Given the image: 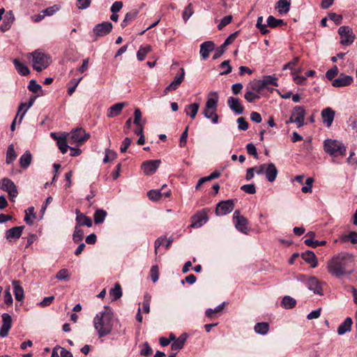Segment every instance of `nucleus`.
I'll return each instance as SVG.
<instances>
[{
  "instance_id": "47",
  "label": "nucleus",
  "mask_w": 357,
  "mask_h": 357,
  "mask_svg": "<svg viewBox=\"0 0 357 357\" xmlns=\"http://www.w3.org/2000/svg\"><path fill=\"white\" fill-rule=\"evenodd\" d=\"M262 83L264 84V87H266L267 85L271 84L275 86H278L277 80L278 79L275 77L271 75H266L262 77L261 79Z\"/></svg>"
},
{
  "instance_id": "59",
  "label": "nucleus",
  "mask_w": 357,
  "mask_h": 357,
  "mask_svg": "<svg viewBox=\"0 0 357 357\" xmlns=\"http://www.w3.org/2000/svg\"><path fill=\"white\" fill-rule=\"evenodd\" d=\"M232 20V16L231 15H227L224 17L219 24L218 25V29L219 30L222 29L225 26H226L227 24H229Z\"/></svg>"
},
{
  "instance_id": "53",
  "label": "nucleus",
  "mask_w": 357,
  "mask_h": 357,
  "mask_svg": "<svg viewBox=\"0 0 357 357\" xmlns=\"http://www.w3.org/2000/svg\"><path fill=\"white\" fill-rule=\"evenodd\" d=\"M151 296L149 294H146L144 297L143 301V310L145 313L150 312V303H151Z\"/></svg>"
},
{
  "instance_id": "6",
  "label": "nucleus",
  "mask_w": 357,
  "mask_h": 357,
  "mask_svg": "<svg viewBox=\"0 0 357 357\" xmlns=\"http://www.w3.org/2000/svg\"><path fill=\"white\" fill-rule=\"evenodd\" d=\"M306 115L305 109L303 106H296L292 110V113L286 124L295 123L297 128H301L305 125V118Z\"/></svg>"
},
{
  "instance_id": "35",
  "label": "nucleus",
  "mask_w": 357,
  "mask_h": 357,
  "mask_svg": "<svg viewBox=\"0 0 357 357\" xmlns=\"http://www.w3.org/2000/svg\"><path fill=\"white\" fill-rule=\"evenodd\" d=\"M138 13L139 11L137 9H133L130 12L127 13L125 15L123 20L121 22V27L125 28L128 25L129 22L134 20L137 17Z\"/></svg>"
},
{
  "instance_id": "20",
  "label": "nucleus",
  "mask_w": 357,
  "mask_h": 357,
  "mask_svg": "<svg viewBox=\"0 0 357 357\" xmlns=\"http://www.w3.org/2000/svg\"><path fill=\"white\" fill-rule=\"evenodd\" d=\"M278 170L273 163H268L266 166L265 175L268 181L273 183L275 181Z\"/></svg>"
},
{
  "instance_id": "40",
  "label": "nucleus",
  "mask_w": 357,
  "mask_h": 357,
  "mask_svg": "<svg viewBox=\"0 0 357 357\" xmlns=\"http://www.w3.org/2000/svg\"><path fill=\"white\" fill-rule=\"evenodd\" d=\"M252 91L259 94L265 87L261 79H255L250 82Z\"/></svg>"
},
{
  "instance_id": "43",
  "label": "nucleus",
  "mask_w": 357,
  "mask_h": 357,
  "mask_svg": "<svg viewBox=\"0 0 357 357\" xmlns=\"http://www.w3.org/2000/svg\"><path fill=\"white\" fill-rule=\"evenodd\" d=\"M84 238V231L78 226H75L73 234V240L75 243L81 242Z\"/></svg>"
},
{
  "instance_id": "28",
  "label": "nucleus",
  "mask_w": 357,
  "mask_h": 357,
  "mask_svg": "<svg viewBox=\"0 0 357 357\" xmlns=\"http://www.w3.org/2000/svg\"><path fill=\"white\" fill-rule=\"evenodd\" d=\"M24 228V226H19L8 229L6 233V238L8 240L18 239L21 236Z\"/></svg>"
},
{
  "instance_id": "34",
  "label": "nucleus",
  "mask_w": 357,
  "mask_h": 357,
  "mask_svg": "<svg viewBox=\"0 0 357 357\" xmlns=\"http://www.w3.org/2000/svg\"><path fill=\"white\" fill-rule=\"evenodd\" d=\"M186 339L187 335L185 333L182 334L173 342L171 345V349L174 351L181 350L183 348Z\"/></svg>"
},
{
  "instance_id": "27",
  "label": "nucleus",
  "mask_w": 357,
  "mask_h": 357,
  "mask_svg": "<svg viewBox=\"0 0 357 357\" xmlns=\"http://www.w3.org/2000/svg\"><path fill=\"white\" fill-rule=\"evenodd\" d=\"M76 221L78 227L86 226L91 227L92 226L91 219L86 215L82 213L79 210H76Z\"/></svg>"
},
{
  "instance_id": "52",
  "label": "nucleus",
  "mask_w": 357,
  "mask_h": 357,
  "mask_svg": "<svg viewBox=\"0 0 357 357\" xmlns=\"http://www.w3.org/2000/svg\"><path fill=\"white\" fill-rule=\"evenodd\" d=\"M150 275L153 282H156L159 278V268L157 265L153 266L150 271Z\"/></svg>"
},
{
  "instance_id": "17",
  "label": "nucleus",
  "mask_w": 357,
  "mask_h": 357,
  "mask_svg": "<svg viewBox=\"0 0 357 357\" xmlns=\"http://www.w3.org/2000/svg\"><path fill=\"white\" fill-rule=\"evenodd\" d=\"M335 115V111L331 107H326L321 111V119L323 123L328 128H330L333 123Z\"/></svg>"
},
{
  "instance_id": "7",
  "label": "nucleus",
  "mask_w": 357,
  "mask_h": 357,
  "mask_svg": "<svg viewBox=\"0 0 357 357\" xmlns=\"http://www.w3.org/2000/svg\"><path fill=\"white\" fill-rule=\"evenodd\" d=\"M233 220L235 227L238 231L244 234H248L250 231L248 227V221L243 215H241L238 210L234 211L233 214Z\"/></svg>"
},
{
  "instance_id": "36",
  "label": "nucleus",
  "mask_w": 357,
  "mask_h": 357,
  "mask_svg": "<svg viewBox=\"0 0 357 357\" xmlns=\"http://www.w3.org/2000/svg\"><path fill=\"white\" fill-rule=\"evenodd\" d=\"M109 296L112 301H116L122 296V289L119 283H116L114 287L110 289Z\"/></svg>"
},
{
  "instance_id": "4",
  "label": "nucleus",
  "mask_w": 357,
  "mask_h": 357,
  "mask_svg": "<svg viewBox=\"0 0 357 357\" xmlns=\"http://www.w3.org/2000/svg\"><path fill=\"white\" fill-rule=\"evenodd\" d=\"M324 150L333 158L344 157L346 155L347 147L339 140L326 139L324 142Z\"/></svg>"
},
{
  "instance_id": "60",
  "label": "nucleus",
  "mask_w": 357,
  "mask_h": 357,
  "mask_svg": "<svg viewBox=\"0 0 357 357\" xmlns=\"http://www.w3.org/2000/svg\"><path fill=\"white\" fill-rule=\"evenodd\" d=\"M28 89L30 91L33 93H37L38 91L41 90V86L37 84L35 80L31 79L28 86Z\"/></svg>"
},
{
  "instance_id": "31",
  "label": "nucleus",
  "mask_w": 357,
  "mask_h": 357,
  "mask_svg": "<svg viewBox=\"0 0 357 357\" xmlns=\"http://www.w3.org/2000/svg\"><path fill=\"white\" fill-rule=\"evenodd\" d=\"M13 287V291L15 294V298L18 301H22L24 299V289L20 285V282L18 280H14L12 282Z\"/></svg>"
},
{
  "instance_id": "63",
  "label": "nucleus",
  "mask_w": 357,
  "mask_h": 357,
  "mask_svg": "<svg viewBox=\"0 0 357 357\" xmlns=\"http://www.w3.org/2000/svg\"><path fill=\"white\" fill-rule=\"evenodd\" d=\"M3 301H4V303L7 305H11L13 303V298H12V295L10 292L9 287L5 291V293L3 295Z\"/></svg>"
},
{
  "instance_id": "12",
  "label": "nucleus",
  "mask_w": 357,
  "mask_h": 357,
  "mask_svg": "<svg viewBox=\"0 0 357 357\" xmlns=\"http://www.w3.org/2000/svg\"><path fill=\"white\" fill-rule=\"evenodd\" d=\"M234 207L233 199H227L219 202L215 208V214L218 216L225 215L231 212Z\"/></svg>"
},
{
  "instance_id": "30",
  "label": "nucleus",
  "mask_w": 357,
  "mask_h": 357,
  "mask_svg": "<svg viewBox=\"0 0 357 357\" xmlns=\"http://www.w3.org/2000/svg\"><path fill=\"white\" fill-rule=\"evenodd\" d=\"M353 324V321L351 318L347 317L345 319L344 322H342L339 327L337 328V334L340 335H344V333L349 332L351 329V326Z\"/></svg>"
},
{
  "instance_id": "11",
  "label": "nucleus",
  "mask_w": 357,
  "mask_h": 357,
  "mask_svg": "<svg viewBox=\"0 0 357 357\" xmlns=\"http://www.w3.org/2000/svg\"><path fill=\"white\" fill-rule=\"evenodd\" d=\"M208 211L206 208L197 212L191 218V228H199L208 221Z\"/></svg>"
},
{
  "instance_id": "42",
  "label": "nucleus",
  "mask_w": 357,
  "mask_h": 357,
  "mask_svg": "<svg viewBox=\"0 0 357 357\" xmlns=\"http://www.w3.org/2000/svg\"><path fill=\"white\" fill-rule=\"evenodd\" d=\"M107 215V212L102 209H98L96 211L93 218L95 224H100L104 222Z\"/></svg>"
},
{
  "instance_id": "44",
  "label": "nucleus",
  "mask_w": 357,
  "mask_h": 357,
  "mask_svg": "<svg viewBox=\"0 0 357 357\" xmlns=\"http://www.w3.org/2000/svg\"><path fill=\"white\" fill-rule=\"evenodd\" d=\"M16 156L17 155H16L13 145L11 144L8 146V148L7 149L6 160V163L10 164L11 162H13L15 160Z\"/></svg>"
},
{
  "instance_id": "58",
  "label": "nucleus",
  "mask_w": 357,
  "mask_h": 357,
  "mask_svg": "<svg viewBox=\"0 0 357 357\" xmlns=\"http://www.w3.org/2000/svg\"><path fill=\"white\" fill-rule=\"evenodd\" d=\"M241 189L244 192L253 195L256 192V188L254 183L246 184L241 186Z\"/></svg>"
},
{
  "instance_id": "9",
  "label": "nucleus",
  "mask_w": 357,
  "mask_h": 357,
  "mask_svg": "<svg viewBox=\"0 0 357 357\" xmlns=\"http://www.w3.org/2000/svg\"><path fill=\"white\" fill-rule=\"evenodd\" d=\"M338 33L340 36V44L350 45L354 43L355 34L350 27L347 26H340L338 29Z\"/></svg>"
},
{
  "instance_id": "15",
  "label": "nucleus",
  "mask_w": 357,
  "mask_h": 357,
  "mask_svg": "<svg viewBox=\"0 0 357 357\" xmlns=\"http://www.w3.org/2000/svg\"><path fill=\"white\" fill-rule=\"evenodd\" d=\"M112 24L109 22H104L98 24L93 28V32L96 37H102L109 33L112 29Z\"/></svg>"
},
{
  "instance_id": "50",
  "label": "nucleus",
  "mask_w": 357,
  "mask_h": 357,
  "mask_svg": "<svg viewBox=\"0 0 357 357\" xmlns=\"http://www.w3.org/2000/svg\"><path fill=\"white\" fill-rule=\"evenodd\" d=\"M194 13L192 3H189L183 12V19L186 22Z\"/></svg>"
},
{
  "instance_id": "13",
  "label": "nucleus",
  "mask_w": 357,
  "mask_h": 357,
  "mask_svg": "<svg viewBox=\"0 0 357 357\" xmlns=\"http://www.w3.org/2000/svg\"><path fill=\"white\" fill-rule=\"evenodd\" d=\"M161 163L160 160H149L144 162L142 165V169L146 176L153 174Z\"/></svg>"
},
{
  "instance_id": "45",
  "label": "nucleus",
  "mask_w": 357,
  "mask_h": 357,
  "mask_svg": "<svg viewBox=\"0 0 357 357\" xmlns=\"http://www.w3.org/2000/svg\"><path fill=\"white\" fill-rule=\"evenodd\" d=\"M282 305L286 309H291L296 305V300L290 296H284L282 301Z\"/></svg>"
},
{
  "instance_id": "57",
  "label": "nucleus",
  "mask_w": 357,
  "mask_h": 357,
  "mask_svg": "<svg viewBox=\"0 0 357 357\" xmlns=\"http://www.w3.org/2000/svg\"><path fill=\"white\" fill-rule=\"evenodd\" d=\"M57 10H59V7L56 5L53 6H50L44 9L41 11V13H43V15L45 16H51L54 14Z\"/></svg>"
},
{
  "instance_id": "29",
  "label": "nucleus",
  "mask_w": 357,
  "mask_h": 357,
  "mask_svg": "<svg viewBox=\"0 0 357 357\" xmlns=\"http://www.w3.org/2000/svg\"><path fill=\"white\" fill-rule=\"evenodd\" d=\"M291 0H279L275 6V9L281 15L286 14L289 11Z\"/></svg>"
},
{
  "instance_id": "14",
  "label": "nucleus",
  "mask_w": 357,
  "mask_h": 357,
  "mask_svg": "<svg viewBox=\"0 0 357 357\" xmlns=\"http://www.w3.org/2000/svg\"><path fill=\"white\" fill-rule=\"evenodd\" d=\"M184 77L185 70L183 68H180V72L174 77V80L165 89V93L167 94L170 91L176 90L183 81Z\"/></svg>"
},
{
  "instance_id": "25",
  "label": "nucleus",
  "mask_w": 357,
  "mask_h": 357,
  "mask_svg": "<svg viewBox=\"0 0 357 357\" xmlns=\"http://www.w3.org/2000/svg\"><path fill=\"white\" fill-rule=\"evenodd\" d=\"M315 236V234L313 231H309L306 234L305 238L306 239L304 241L305 245L312 247L317 248L320 245H325L326 244V241H313V238Z\"/></svg>"
},
{
  "instance_id": "16",
  "label": "nucleus",
  "mask_w": 357,
  "mask_h": 357,
  "mask_svg": "<svg viewBox=\"0 0 357 357\" xmlns=\"http://www.w3.org/2000/svg\"><path fill=\"white\" fill-rule=\"evenodd\" d=\"M2 325L0 328V337H5L8 335L12 325V318L7 314H2Z\"/></svg>"
},
{
  "instance_id": "33",
  "label": "nucleus",
  "mask_w": 357,
  "mask_h": 357,
  "mask_svg": "<svg viewBox=\"0 0 357 357\" xmlns=\"http://www.w3.org/2000/svg\"><path fill=\"white\" fill-rule=\"evenodd\" d=\"M199 109V104L194 102L187 105L185 108V113L189 116L192 119L196 118L197 114Z\"/></svg>"
},
{
  "instance_id": "49",
  "label": "nucleus",
  "mask_w": 357,
  "mask_h": 357,
  "mask_svg": "<svg viewBox=\"0 0 357 357\" xmlns=\"http://www.w3.org/2000/svg\"><path fill=\"white\" fill-rule=\"evenodd\" d=\"M245 99L249 102H253L255 100L259 99L260 96L253 91H248L244 95Z\"/></svg>"
},
{
  "instance_id": "56",
  "label": "nucleus",
  "mask_w": 357,
  "mask_h": 357,
  "mask_svg": "<svg viewBox=\"0 0 357 357\" xmlns=\"http://www.w3.org/2000/svg\"><path fill=\"white\" fill-rule=\"evenodd\" d=\"M56 278L59 280H68L69 279L68 271L66 268L60 270L56 275Z\"/></svg>"
},
{
  "instance_id": "54",
  "label": "nucleus",
  "mask_w": 357,
  "mask_h": 357,
  "mask_svg": "<svg viewBox=\"0 0 357 357\" xmlns=\"http://www.w3.org/2000/svg\"><path fill=\"white\" fill-rule=\"evenodd\" d=\"M223 307H224V303L219 305L215 309L206 310V311L205 312V314L206 317L212 318L215 313L221 312L223 310Z\"/></svg>"
},
{
  "instance_id": "19",
  "label": "nucleus",
  "mask_w": 357,
  "mask_h": 357,
  "mask_svg": "<svg viewBox=\"0 0 357 357\" xmlns=\"http://www.w3.org/2000/svg\"><path fill=\"white\" fill-rule=\"evenodd\" d=\"M307 285L310 290L313 291L316 294L323 295V289L321 282L315 277H311L307 280Z\"/></svg>"
},
{
  "instance_id": "48",
  "label": "nucleus",
  "mask_w": 357,
  "mask_h": 357,
  "mask_svg": "<svg viewBox=\"0 0 357 357\" xmlns=\"http://www.w3.org/2000/svg\"><path fill=\"white\" fill-rule=\"evenodd\" d=\"M267 24L271 28H275L278 26H280L283 24V20H278L275 18L273 16H269L267 19Z\"/></svg>"
},
{
  "instance_id": "26",
  "label": "nucleus",
  "mask_w": 357,
  "mask_h": 357,
  "mask_svg": "<svg viewBox=\"0 0 357 357\" xmlns=\"http://www.w3.org/2000/svg\"><path fill=\"white\" fill-rule=\"evenodd\" d=\"M303 259L310 265L312 268H315L318 265L317 258L314 252L307 250L301 254Z\"/></svg>"
},
{
  "instance_id": "37",
  "label": "nucleus",
  "mask_w": 357,
  "mask_h": 357,
  "mask_svg": "<svg viewBox=\"0 0 357 357\" xmlns=\"http://www.w3.org/2000/svg\"><path fill=\"white\" fill-rule=\"evenodd\" d=\"M13 63L17 72L23 76L28 75L30 73L29 69L24 64L22 63L17 59L13 60Z\"/></svg>"
},
{
  "instance_id": "46",
  "label": "nucleus",
  "mask_w": 357,
  "mask_h": 357,
  "mask_svg": "<svg viewBox=\"0 0 357 357\" xmlns=\"http://www.w3.org/2000/svg\"><path fill=\"white\" fill-rule=\"evenodd\" d=\"M264 18L262 16L258 17L256 27L259 30L260 33L263 35L268 33V30L267 29V25L263 23Z\"/></svg>"
},
{
  "instance_id": "51",
  "label": "nucleus",
  "mask_w": 357,
  "mask_h": 357,
  "mask_svg": "<svg viewBox=\"0 0 357 357\" xmlns=\"http://www.w3.org/2000/svg\"><path fill=\"white\" fill-rule=\"evenodd\" d=\"M116 158V153L112 150L107 149L105 150V155L103 159L105 163L108 162L110 160H113Z\"/></svg>"
},
{
  "instance_id": "18",
  "label": "nucleus",
  "mask_w": 357,
  "mask_h": 357,
  "mask_svg": "<svg viewBox=\"0 0 357 357\" xmlns=\"http://www.w3.org/2000/svg\"><path fill=\"white\" fill-rule=\"evenodd\" d=\"M353 77L350 75L341 74L338 78L333 80L332 85L335 87H343L350 85L353 82Z\"/></svg>"
},
{
  "instance_id": "62",
  "label": "nucleus",
  "mask_w": 357,
  "mask_h": 357,
  "mask_svg": "<svg viewBox=\"0 0 357 357\" xmlns=\"http://www.w3.org/2000/svg\"><path fill=\"white\" fill-rule=\"evenodd\" d=\"M246 149H247L248 154L253 155L256 159L258 158V153L257 151V149L253 144H252V143L248 144L246 146Z\"/></svg>"
},
{
  "instance_id": "22",
  "label": "nucleus",
  "mask_w": 357,
  "mask_h": 357,
  "mask_svg": "<svg viewBox=\"0 0 357 357\" xmlns=\"http://www.w3.org/2000/svg\"><path fill=\"white\" fill-rule=\"evenodd\" d=\"M15 19V15L12 10L7 12L3 17L2 24L0 25V29L2 31L9 30L13 24Z\"/></svg>"
},
{
  "instance_id": "1",
  "label": "nucleus",
  "mask_w": 357,
  "mask_h": 357,
  "mask_svg": "<svg viewBox=\"0 0 357 357\" xmlns=\"http://www.w3.org/2000/svg\"><path fill=\"white\" fill-rule=\"evenodd\" d=\"M326 269L330 275L337 278L351 275L355 269L354 256L345 252H340L328 261Z\"/></svg>"
},
{
  "instance_id": "23",
  "label": "nucleus",
  "mask_w": 357,
  "mask_h": 357,
  "mask_svg": "<svg viewBox=\"0 0 357 357\" xmlns=\"http://www.w3.org/2000/svg\"><path fill=\"white\" fill-rule=\"evenodd\" d=\"M215 49V44L213 41L208 40L203 43L200 45V54L204 60H206L211 52Z\"/></svg>"
},
{
  "instance_id": "2",
  "label": "nucleus",
  "mask_w": 357,
  "mask_h": 357,
  "mask_svg": "<svg viewBox=\"0 0 357 357\" xmlns=\"http://www.w3.org/2000/svg\"><path fill=\"white\" fill-rule=\"evenodd\" d=\"M114 320L113 312L108 306H105L104 310L96 314L93 319V325L100 338L111 333Z\"/></svg>"
},
{
  "instance_id": "3",
  "label": "nucleus",
  "mask_w": 357,
  "mask_h": 357,
  "mask_svg": "<svg viewBox=\"0 0 357 357\" xmlns=\"http://www.w3.org/2000/svg\"><path fill=\"white\" fill-rule=\"evenodd\" d=\"M218 102V96L217 92H211L207 98L205 106L203 109L202 114L212 123L215 124L218 122L219 116L216 114Z\"/></svg>"
},
{
  "instance_id": "21",
  "label": "nucleus",
  "mask_w": 357,
  "mask_h": 357,
  "mask_svg": "<svg viewBox=\"0 0 357 357\" xmlns=\"http://www.w3.org/2000/svg\"><path fill=\"white\" fill-rule=\"evenodd\" d=\"M127 105L128 103L126 102H119L113 105L107 109V117L113 118L114 116H119L121 113L122 109Z\"/></svg>"
},
{
  "instance_id": "41",
  "label": "nucleus",
  "mask_w": 357,
  "mask_h": 357,
  "mask_svg": "<svg viewBox=\"0 0 357 357\" xmlns=\"http://www.w3.org/2000/svg\"><path fill=\"white\" fill-rule=\"evenodd\" d=\"M68 134L64 135L62 138H58V142H56L57 146H59V150L62 153H66L68 151V149L70 146L67 144L66 136Z\"/></svg>"
},
{
  "instance_id": "5",
  "label": "nucleus",
  "mask_w": 357,
  "mask_h": 357,
  "mask_svg": "<svg viewBox=\"0 0 357 357\" xmlns=\"http://www.w3.org/2000/svg\"><path fill=\"white\" fill-rule=\"evenodd\" d=\"M28 55V58L32 57V66L37 72L47 68L52 63L50 56L39 50L29 53Z\"/></svg>"
},
{
  "instance_id": "24",
  "label": "nucleus",
  "mask_w": 357,
  "mask_h": 357,
  "mask_svg": "<svg viewBox=\"0 0 357 357\" xmlns=\"http://www.w3.org/2000/svg\"><path fill=\"white\" fill-rule=\"evenodd\" d=\"M227 103L229 108L235 113L241 114L243 112L244 108L239 99L234 97H229Z\"/></svg>"
},
{
  "instance_id": "55",
  "label": "nucleus",
  "mask_w": 357,
  "mask_h": 357,
  "mask_svg": "<svg viewBox=\"0 0 357 357\" xmlns=\"http://www.w3.org/2000/svg\"><path fill=\"white\" fill-rule=\"evenodd\" d=\"M314 182V179L312 177H308L305 181V186L302 187L301 190L304 193L311 192L312 187Z\"/></svg>"
},
{
  "instance_id": "61",
  "label": "nucleus",
  "mask_w": 357,
  "mask_h": 357,
  "mask_svg": "<svg viewBox=\"0 0 357 357\" xmlns=\"http://www.w3.org/2000/svg\"><path fill=\"white\" fill-rule=\"evenodd\" d=\"M338 68L336 66H333L331 69L328 70L326 73V77L329 80H333V78L337 75Z\"/></svg>"
},
{
  "instance_id": "38",
  "label": "nucleus",
  "mask_w": 357,
  "mask_h": 357,
  "mask_svg": "<svg viewBox=\"0 0 357 357\" xmlns=\"http://www.w3.org/2000/svg\"><path fill=\"white\" fill-rule=\"evenodd\" d=\"M166 186L163 185L160 190H151L147 192V196L152 201H158L162 197V190Z\"/></svg>"
},
{
  "instance_id": "10",
  "label": "nucleus",
  "mask_w": 357,
  "mask_h": 357,
  "mask_svg": "<svg viewBox=\"0 0 357 357\" xmlns=\"http://www.w3.org/2000/svg\"><path fill=\"white\" fill-rule=\"evenodd\" d=\"M89 137L90 135L89 133H86L83 128H77L71 131L70 137L68 142L71 144H81L85 141H86L89 138Z\"/></svg>"
},
{
  "instance_id": "32",
  "label": "nucleus",
  "mask_w": 357,
  "mask_h": 357,
  "mask_svg": "<svg viewBox=\"0 0 357 357\" xmlns=\"http://www.w3.org/2000/svg\"><path fill=\"white\" fill-rule=\"evenodd\" d=\"M32 155L29 151H26L19 160L20 165L23 169H26L31 165Z\"/></svg>"
},
{
  "instance_id": "64",
  "label": "nucleus",
  "mask_w": 357,
  "mask_h": 357,
  "mask_svg": "<svg viewBox=\"0 0 357 357\" xmlns=\"http://www.w3.org/2000/svg\"><path fill=\"white\" fill-rule=\"evenodd\" d=\"M349 240L352 243H357V232L351 231L347 236L344 237V241Z\"/></svg>"
},
{
  "instance_id": "8",
  "label": "nucleus",
  "mask_w": 357,
  "mask_h": 357,
  "mask_svg": "<svg viewBox=\"0 0 357 357\" xmlns=\"http://www.w3.org/2000/svg\"><path fill=\"white\" fill-rule=\"evenodd\" d=\"M0 189L8 192L11 201L17 196L18 191L14 182L10 178H3L0 181Z\"/></svg>"
},
{
  "instance_id": "39",
  "label": "nucleus",
  "mask_w": 357,
  "mask_h": 357,
  "mask_svg": "<svg viewBox=\"0 0 357 357\" xmlns=\"http://www.w3.org/2000/svg\"><path fill=\"white\" fill-rule=\"evenodd\" d=\"M255 331L260 335H266L269 331V325L267 322H259L255 326Z\"/></svg>"
}]
</instances>
